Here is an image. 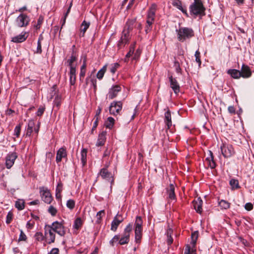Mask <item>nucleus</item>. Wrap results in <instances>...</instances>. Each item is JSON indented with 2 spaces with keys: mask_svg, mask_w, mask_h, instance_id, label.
I'll return each instance as SVG.
<instances>
[{
  "mask_svg": "<svg viewBox=\"0 0 254 254\" xmlns=\"http://www.w3.org/2000/svg\"><path fill=\"white\" fill-rule=\"evenodd\" d=\"M43 20H44V17L42 15H40L38 18L37 24L35 26L36 28L37 29H40V28L41 27V25L43 23Z\"/></svg>",
  "mask_w": 254,
  "mask_h": 254,
  "instance_id": "obj_47",
  "label": "nucleus"
},
{
  "mask_svg": "<svg viewBox=\"0 0 254 254\" xmlns=\"http://www.w3.org/2000/svg\"><path fill=\"white\" fill-rule=\"evenodd\" d=\"M123 221L124 218L123 216L118 213L112 222L111 230L114 232L116 231L118 227Z\"/></svg>",
  "mask_w": 254,
  "mask_h": 254,
  "instance_id": "obj_14",
  "label": "nucleus"
},
{
  "mask_svg": "<svg viewBox=\"0 0 254 254\" xmlns=\"http://www.w3.org/2000/svg\"><path fill=\"white\" fill-rule=\"evenodd\" d=\"M190 9L191 15L195 16L205 15V9L201 0H194V2L190 5Z\"/></svg>",
  "mask_w": 254,
  "mask_h": 254,
  "instance_id": "obj_3",
  "label": "nucleus"
},
{
  "mask_svg": "<svg viewBox=\"0 0 254 254\" xmlns=\"http://www.w3.org/2000/svg\"><path fill=\"white\" fill-rule=\"evenodd\" d=\"M219 205L221 209H227L230 207V203L225 200L221 199L219 202Z\"/></svg>",
  "mask_w": 254,
  "mask_h": 254,
  "instance_id": "obj_30",
  "label": "nucleus"
},
{
  "mask_svg": "<svg viewBox=\"0 0 254 254\" xmlns=\"http://www.w3.org/2000/svg\"><path fill=\"white\" fill-rule=\"evenodd\" d=\"M90 25V22H87L85 20L83 21L81 25V32H82V34H80V36L83 37L84 36V33H85L87 29L89 28Z\"/></svg>",
  "mask_w": 254,
  "mask_h": 254,
  "instance_id": "obj_28",
  "label": "nucleus"
},
{
  "mask_svg": "<svg viewBox=\"0 0 254 254\" xmlns=\"http://www.w3.org/2000/svg\"><path fill=\"white\" fill-rule=\"evenodd\" d=\"M71 6H72V3H70V5L68 7V9H67V10L66 11V12L65 13L64 17L63 18V23L62 24V26L64 25V23L65 22V19H66V17L67 16L68 13H69V12L70 11V9H71Z\"/></svg>",
  "mask_w": 254,
  "mask_h": 254,
  "instance_id": "obj_54",
  "label": "nucleus"
},
{
  "mask_svg": "<svg viewBox=\"0 0 254 254\" xmlns=\"http://www.w3.org/2000/svg\"><path fill=\"white\" fill-rule=\"evenodd\" d=\"M200 55V52H199L198 50H197L195 53L194 56L195 58V61L198 64L199 66H200L201 64Z\"/></svg>",
  "mask_w": 254,
  "mask_h": 254,
  "instance_id": "obj_40",
  "label": "nucleus"
},
{
  "mask_svg": "<svg viewBox=\"0 0 254 254\" xmlns=\"http://www.w3.org/2000/svg\"><path fill=\"white\" fill-rule=\"evenodd\" d=\"M129 31H127L126 29H124L122 32V36L119 41V45H121L122 44H126L128 40Z\"/></svg>",
  "mask_w": 254,
  "mask_h": 254,
  "instance_id": "obj_24",
  "label": "nucleus"
},
{
  "mask_svg": "<svg viewBox=\"0 0 254 254\" xmlns=\"http://www.w3.org/2000/svg\"><path fill=\"white\" fill-rule=\"evenodd\" d=\"M15 207L20 210L24 208V201L23 200H18L15 202Z\"/></svg>",
  "mask_w": 254,
  "mask_h": 254,
  "instance_id": "obj_36",
  "label": "nucleus"
},
{
  "mask_svg": "<svg viewBox=\"0 0 254 254\" xmlns=\"http://www.w3.org/2000/svg\"><path fill=\"white\" fill-rule=\"evenodd\" d=\"M174 65L176 67V70L177 72H178V73L180 72L181 71V67L180 66V64H179V62H175L174 63Z\"/></svg>",
  "mask_w": 254,
  "mask_h": 254,
  "instance_id": "obj_61",
  "label": "nucleus"
},
{
  "mask_svg": "<svg viewBox=\"0 0 254 254\" xmlns=\"http://www.w3.org/2000/svg\"><path fill=\"white\" fill-rule=\"evenodd\" d=\"M172 4L179 10H181L183 13L188 15L187 9L182 6L181 1L180 0H172Z\"/></svg>",
  "mask_w": 254,
  "mask_h": 254,
  "instance_id": "obj_22",
  "label": "nucleus"
},
{
  "mask_svg": "<svg viewBox=\"0 0 254 254\" xmlns=\"http://www.w3.org/2000/svg\"><path fill=\"white\" fill-rule=\"evenodd\" d=\"M205 163L211 169H214L216 167V163L214 160L213 153L211 151L208 152V156L205 159Z\"/></svg>",
  "mask_w": 254,
  "mask_h": 254,
  "instance_id": "obj_19",
  "label": "nucleus"
},
{
  "mask_svg": "<svg viewBox=\"0 0 254 254\" xmlns=\"http://www.w3.org/2000/svg\"><path fill=\"white\" fill-rule=\"evenodd\" d=\"M48 212L52 215V216H55L57 210L53 206L51 205L50 206L49 209H48Z\"/></svg>",
  "mask_w": 254,
  "mask_h": 254,
  "instance_id": "obj_46",
  "label": "nucleus"
},
{
  "mask_svg": "<svg viewBox=\"0 0 254 254\" xmlns=\"http://www.w3.org/2000/svg\"><path fill=\"white\" fill-rule=\"evenodd\" d=\"M230 185L232 187V190L238 189L240 188L239 182L237 180L232 179L230 181Z\"/></svg>",
  "mask_w": 254,
  "mask_h": 254,
  "instance_id": "obj_32",
  "label": "nucleus"
},
{
  "mask_svg": "<svg viewBox=\"0 0 254 254\" xmlns=\"http://www.w3.org/2000/svg\"><path fill=\"white\" fill-rule=\"evenodd\" d=\"M76 60V58L74 55H71L70 59L68 60L67 63L69 66H73V63Z\"/></svg>",
  "mask_w": 254,
  "mask_h": 254,
  "instance_id": "obj_50",
  "label": "nucleus"
},
{
  "mask_svg": "<svg viewBox=\"0 0 254 254\" xmlns=\"http://www.w3.org/2000/svg\"><path fill=\"white\" fill-rule=\"evenodd\" d=\"M87 149L84 148L81 151V161L83 166H84L86 163Z\"/></svg>",
  "mask_w": 254,
  "mask_h": 254,
  "instance_id": "obj_31",
  "label": "nucleus"
},
{
  "mask_svg": "<svg viewBox=\"0 0 254 254\" xmlns=\"http://www.w3.org/2000/svg\"><path fill=\"white\" fill-rule=\"evenodd\" d=\"M156 10V5L152 4L147 12L146 25L145 27L146 33L150 32L152 28V24L154 22Z\"/></svg>",
  "mask_w": 254,
  "mask_h": 254,
  "instance_id": "obj_2",
  "label": "nucleus"
},
{
  "mask_svg": "<svg viewBox=\"0 0 254 254\" xmlns=\"http://www.w3.org/2000/svg\"><path fill=\"white\" fill-rule=\"evenodd\" d=\"M197 237H198V232L197 231H195L192 234L191 239H192V244L193 245H195Z\"/></svg>",
  "mask_w": 254,
  "mask_h": 254,
  "instance_id": "obj_44",
  "label": "nucleus"
},
{
  "mask_svg": "<svg viewBox=\"0 0 254 254\" xmlns=\"http://www.w3.org/2000/svg\"><path fill=\"white\" fill-rule=\"evenodd\" d=\"M29 17L24 13L20 14L16 19V25L19 27H26L29 24Z\"/></svg>",
  "mask_w": 254,
  "mask_h": 254,
  "instance_id": "obj_10",
  "label": "nucleus"
},
{
  "mask_svg": "<svg viewBox=\"0 0 254 254\" xmlns=\"http://www.w3.org/2000/svg\"><path fill=\"white\" fill-rule=\"evenodd\" d=\"M176 32L178 40L181 42L190 39L194 35L193 30L188 27H180L178 30H176Z\"/></svg>",
  "mask_w": 254,
  "mask_h": 254,
  "instance_id": "obj_1",
  "label": "nucleus"
},
{
  "mask_svg": "<svg viewBox=\"0 0 254 254\" xmlns=\"http://www.w3.org/2000/svg\"><path fill=\"white\" fill-rule=\"evenodd\" d=\"M202 201L200 197L193 201L194 208L197 213H201L202 211Z\"/></svg>",
  "mask_w": 254,
  "mask_h": 254,
  "instance_id": "obj_21",
  "label": "nucleus"
},
{
  "mask_svg": "<svg viewBox=\"0 0 254 254\" xmlns=\"http://www.w3.org/2000/svg\"><path fill=\"white\" fill-rule=\"evenodd\" d=\"M123 107L121 101H114L111 103L109 107V112L111 115L116 116L120 114Z\"/></svg>",
  "mask_w": 254,
  "mask_h": 254,
  "instance_id": "obj_7",
  "label": "nucleus"
},
{
  "mask_svg": "<svg viewBox=\"0 0 254 254\" xmlns=\"http://www.w3.org/2000/svg\"><path fill=\"white\" fill-rule=\"evenodd\" d=\"M129 240L122 237L121 238L119 239V243L121 245H123L127 244Z\"/></svg>",
  "mask_w": 254,
  "mask_h": 254,
  "instance_id": "obj_55",
  "label": "nucleus"
},
{
  "mask_svg": "<svg viewBox=\"0 0 254 254\" xmlns=\"http://www.w3.org/2000/svg\"><path fill=\"white\" fill-rule=\"evenodd\" d=\"M106 132H102L99 134L98 138L96 144L97 146H101L104 144L106 141Z\"/></svg>",
  "mask_w": 254,
  "mask_h": 254,
  "instance_id": "obj_25",
  "label": "nucleus"
},
{
  "mask_svg": "<svg viewBox=\"0 0 254 254\" xmlns=\"http://www.w3.org/2000/svg\"><path fill=\"white\" fill-rule=\"evenodd\" d=\"M169 80L170 83V87L176 94H177L180 91V86L175 78L172 75H169Z\"/></svg>",
  "mask_w": 254,
  "mask_h": 254,
  "instance_id": "obj_15",
  "label": "nucleus"
},
{
  "mask_svg": "<svg viewBox=\"0 0 254 254\" xmlns=\"http://www.w3.org/2000/svg\"><path fill=\"white\" fill-rule=\"evenodd\" d=\"M67 152L64 147L60 148L57 152L56 161L57 163L61 162L63 158H66Z\"/></svg>",
  "mask_w": 254,
  "mask_h": 254,
  "instance_id": "obj_18",
  "label": "nucleus"
},
{
  "mask_svg": "<svg viewBox=\"0 0 254 254\" xmlns=\"http://www.w3.org/2000/svg\"><path fill=\"white\" fill-rule=\"evenodd\" d=\"M140 54H141L140 50L139 49L136 50L135 53L134 54V56L132 58L133 60H137L140 57Z\"/></svg>",
  "mask_w": 254,
  "mask_h": 254,
  "instance_id": "obj_53",
  "label": "nucleus"
},
{
  "mask_svg": "<svg viewBox=\"0 0 254 254\" xmlns=\"http://www.w3.org/2000/svg\"><path fill=\"white\" fill-rule=\"evenodd\" d=\"M119 66L120 64L118 63H114L112 65V66L110 68V71L113 74L115 73L117 68H119Z\"/></svg>",
  "mask_w": 254,
  "mask_h": 254,
  "instance_id": "obj_45",
  "label": "nucleus"
},
{
  "mask_svg": "<svg viewBox=\"0 0 254 254\" xmlns=\"http://www.w3.org/2000/svg\"><path fill=\"white\" fill-rule=\"evenodd\" d=\"M121 91V87L119 85H113L109 89L107 95V98L110 100L113 99L117 97L118 93Z\"/></svg>",
  "mask_w": 254,
  "mask_h": 254,
  "instance_id": "obj_13",
  "label": "nucleus"
},
{
  "mask_svg": "<svg viewBox=\"0 0 254 254\" xmlns=\"http://www.w3.org/2000/svg\"><path fill=\"white\" fill-rule=\"evenodd\" d=\"M42 200L47 204H50L53 200V197L50 190L44 187L39 188Z\"/></svg>",
  "mask_w": 254,
  "mask_h": 254,
  "instance_id": "obj_5",
  "label": "nucleus"
},
{
  "mask_svg": "<svg viewBox=\"0 0 254 254\" xmlns=\"http://www.w3.org/2000/svg\"><path fill=\"white\" fill-rule=\"evenodd\" d=\"M164 122L167 126V129H169L170 128V127L172 126V123L171 120V112L169 110H168L165 113V118Z\"/></svg>",
  "mask_w": 254,
  "mask_h": 254,
  "instance_id": "obj_23",
  "label": "nucleus"
},
{
  "mask_svg": "<svg viewBox=\"0 0 254 254\" xmlns=\"http://www.w3.org/2000/svg\"><path fill=\"white\" fill-rule=\"evenodd\" d=\"M62 191V184L59 183L56 188V193H61Z\"/></svg>",
  "mask_w": 254,
  "mask_h": 254,
  "instance_id": "obj_60",
  "label": "nucleus"
},
{
  "mask_svg": "<svg viewBox=\"0 0 254 254\" xmlns=\"http://www.w3.org/2000/svg\"><path fill=\"white\" fill-rule=\"evenodd\" d=\"M34 123L33 121H29L28 124V127L27 129L26 135L30 136L33 131V127Z\"/></svg>",
  "mask_w": 254,
  "mask_h": 254,
  "instance_id": "obj_37",
  "label": "nucleus"
},
{
  "mask_svg": "<svg viewBox=\"0 0 254 254\" xmlns=\"http://www.w3.org/2000/svg\"><path fill=\"white\" fill-rule=\"evenodd\" d=\"M57 91V86L56 85H54L52 87V91L51 94L52 96L56 95Z\"/></svg>",
  "mask_w": 254,
  "mask_h": 254,
  "instance_id": "obj_58",
  "label": "nucleus"
},
{
  "mask_svg": "<svg viewBox=\"0 0 254 254\" xmlns=\"http://www.w3.org/2000/svg\"><path fill=\"white\" fill-rule=\"evenodd\" d=\"M120 236L119 235H115L112 239L110 241V244L113 246L114 244L119 241Z\"/></svg>",
  "mask_w": 254,
  "mask_h": 254,
  "instance_id": "obj_49",
  "label": "nucleus"
},
{
  "mask_svg": "<svg viewBox=\"0 0 254 254\" xmlns=\"http://www.w3.org/2000/svg\"><path fill=\"white\" fill-rule=\"evenodd\" d=\"M114 119L112 117H109L107 121L105 123V125L107 128H111L114 124Z\"/></svg>",
  "mask_w": 254,
  "mask_h": 254,
  "instance_id": "obj_35",
  "label": "nucleus"
},
{
  "mask_svg": "<svg viewBox=\"0 0 254 254\" xmlns=\"http://www.w3.org/2000/svg\"><path fill=\"white\" fill-rule=\"evenodd\" d=\"M34 238L38 241H42L44 239V236L41 232H36L34 235Z\"/></svg>",
  "mask_w": 254,
  "mask_h": 254,
  "instance_id": "obj_43",
  "label": "nucleus"
},
{
  "mask_svg": "<svg viewBox=\"0 0 254 254\" xmlns=\"http://www.w3.org/2000/svg\"><path fill=\"white\" fill-rule=\"evenodd\" d=\"M105 212L104 210H102L98 212H97L96 217H97V221L96 222L97 223H100L102 218L105 215Z\"/></svg>",
  "mask_w": 254,
  "mask_h": 254,
  "instance_id": "obj_39",
  "label": "nucleus"
},
{
  "mask_svg": "<svg viewBox=\"0 0 254 254\" xmlns=\"http://www.w3.org/2000/svg\"><path fill=\"white\" fill-rule=\"evenodd\" d=\"M76 81V75H69V81L71 85L75 84Z\"/></svg>",
  "mask_w": 254,
  "mask_h": 254,
  "instance_id": "obj_57",
  "label": "nucleus"
},
{
  "mask_svg": "<svg viewBox=\"0 0 254 254\" xmlns=\"http://www.w3.org/2000/svg\"><path fill=\"white\" fill-rule=\"evenodd\" d=\"M168 198L171 200H176V197L175 193V186L171 184L168 188L167 189Z\"/></svg>",
  "mask_w": 254,
  "mask_h": 254,
  "instance_id": "obj_20",
  "label": "nucleus"
},
{
  "mask_svg": "<svg viewBox=\"0 0 254 254\" xmlns=\"http://www.w3.org/2000/svg\"><path fill=\"white\" fill-rule=\"evenodd\" d=\"M21 124H19L18 125L16 126L14 129V135L16 136L17 137H18L20 135V131H21Z\"/></svg>",
  "mask_w": 254,
  "mask_h": 254,
  "instance_id": "obj_41",
  "label": "nucleus"
},
{
  "mask_svg": "<svg viewBox=\"0 0 254 254\" xmlns=\"http://www.w3.org/2000/svg\"><path fill=\"white\" fill-rule=\"evenodd\" d=\"M221 150L225 158L230 157L235 154V151L232 145L230 144H223L221 146Z\"/></svg>",
  "mask_w": 254,
  "mask_h": 254,
  "instance_id": "obj_11",
  "label": "nucleus"
},
{
  "mask_svg": "<svg viewBox=\"0 0 254 254\" xmlns=\"http://www.w3.org/2000/svg\"><path fill=\"white\" fill-rule=\"evenodd\" d=\"M66 206L70 209H72L75 206V201L73 199H69L66 202Z\"/></svg>",
  "mask_w": 254,
  "mask_h": 254,
  "instance_id": "obj_42",
  "label": "nucleus"
},
{
  "mask_svg": "<svg viewBox=\"0 0 254 254\" xmlns=\"http://www.w3.org/2000/svg\"><path fill=\"white\" fill-rule=\"evenodd\" d=\"M108 166H106L105 168L101 169L98 175L100 176L103 179L111 181V189H112V186L114 184V179L112 173L108 171L107 168Z\"/></svg>",
  "mask_w": 254,
  "mask_h": 254,
  "instance_id": "obj_6",
  "label": "nucleus"
},
{
  "mask_svg": "<svg viewBox=\"0 0 254 254\" xmlns=\"http://www.w3.org/2000/svg\"><path fill=\"white\" fill-rule=\"evenodd\" d=\"M134 23V20H128L126 23L124 29L127 30V31H128L129 32L132 30L133 29Z\"/></svg>",
  "mask_w": 254,
  "mask_h": 254,
  "instance_id": "obj_29",
  "label": "nucleus"
},
{
  "mask_svg": "<svg viewBox=\"0 0 254 254\" xmlns=\"http://www.w3.org/2000/svg\"><path fill=\"white\" fill-rule=\"evenodd\" d=\"M50 254H59V250L58 248H53L51 251Z\"/></svg>",
  "mask_w": 254,
  "mask_h": 254,
  "instance_id": "obj_64",
  "label": "nucleus"
},
{
  "mask_svg": "<svg viewBox=\"0 0 254 254\" xmlns=\"http://www.w3.org/2000/svg\"><path fill=\"white\" fill-rule=\"evenodd\" d=\"M17 155L15 152L9 153L5 158V166L7 169H10L14 164Z\"/></svg>",
  "mask_w": 254,
  "mask_h": 254,
  "instance_id": "obj_12",
  "label": "nucleus"
},
{
  "mask_svg": "<svg viewBox=\"0 0 254 254\" xmlns=\"http://www.w3.org/2000/svg\"><path fill=\"white\" fill-rule=\"evenodd\" d=\"M142 220L140 216H137L134 223L135 227V240L137 243H140L142 238Z\"/></svg>",
  "mask_w": 254,
  "mask_h": 254,
  "instance_id": "obj_4",
  "label": "nucleus"
},
{
  "mask_svg": "<svg viewBox=\"0 0 254 254\" xmlns=\"http://www.w3.org/2000/svg\"><path fill=\"white\" fill-rule=\"evenodd\" d=\"M28 37V32H22L20 34L12 37L11 38V41L15 43H22L25 41Z\"/></svg>",
  "mask_w": 254,
  "mask_h": 254,
  "instance_id": "obj_16",
  "label": "nucleus"
},
{
  "mask_svg": "<svg viewBox=\"0 0 254 254\" xmlns=\"http://www.w3.org/2000/svg\"><path fill=\"white\" fill-rule=\"evenodd\" d=\"M12 216H13V215H12V212L9 211L7 213V216H6V223L7 224H9L11 222V221L12 219Z\"/></svg>",
  "mask_w": 254,
  "mask_h": 254,
  "instance_id": "obj_52",
  "label": "nucleus"
},
{
  "mask_svg": "<svg viewBox=\"0 0 254 254\" xmlns=\"http://www.w3.org/2000/svg\"><path fill=\"white\" fill-rule=\"evenodd\" d=\"M62 101V96L61 95H59V94L57 95V96H56L55 100L54 101V106H55L56 107H57L58 108V109H59L61 106Z\"/></svg>",
  "mask_w": 254,
  "mask_h": 254,
  "instance_id": "obj_33",
  "label": "nucleus"
},
{
  "mask_svg": "<svg viewBox=\"0 0 254 254\" xmlns=\"http://www.w3.org/2000/svg\"><path fill=\"white\" fill-rule=\"evenodd\" d=\"M27 239V237L22 230H20V234L18 239L19 241H25Z\"/></svg>",
  "mask_w": 254,
  "mask_h": 254,
  "instance_id": "obj_51",
  "label": "nucleus"
},
{
  "mask_svg": "<svg viewBox=\"0 0 254 254\" xmlns=\"http://www.w3.org/2000/svg\"><path fill=\"white\" fill-rule=\"evenodd\" d=\"M240 74L241 76L244 78L250 77L252 75V72L250 67L247 65L243 64L241 67Z\"/></svg>",
  "mask_w": 254,
  "mask_h": 254,
  "instance_id": "obj_17",
  "label": "nucleus"
},
{
  "mask_svg": "<svg viewBox=\"0 0 254 254\" xmlns=\"http://www.w3.org/2000/svg\"><path fill=\"white\" fill-rule=\"evenodd\" d=\"M245 208L246 210L250 211L253 208V205L251 203H247L245 205Z\"/></svg>",
  "mask_w": 254,
  "mask_h": 254,
  "instance_id": "obj_59",
  "label": "nucleus"
},
{
  "mask_svg": "<svg viewBox=\"0 0 254 254\" xmlns=\"http://www.w3.org/2000/svg\"><path fill=\"white\" fill-rule=\"evenodd\" d=\"M82 225V220L80 218H76L74 222L73 228L78 230Z\"/></svg>",
  "mask_w": 254,
  "mask_h": 254,
  "instance_id": "obj_38",
  "label": "nucleus"
},
{
  "mask_svg": "<svg viewBox=\"0 0 254 254\" xmlns=\"http://www.w3.org/2000/svg\"><path fill=\"white\" fill-rule=\"evenodd\" d=\"M42 46L41 42H38L37 43V48L36 53L38 54H41L42 53Z\"/></svg>",
  "mask_w": 254,
  "mask_h": 254,
  "instance_id": "obj_63",
  "label": "nucleus"
},
{
  "mask_svg": "<svg viewBox=\"0 0 254 254\" xmlns=\"http://www.w3.org/2000/svg\"><path fill=\"white\" fill-rule=\"evenodd\" d=\"M45 110V108L44 107H40L38 109V110L37 112V113H36L37 116H41L43 115V114L44 113Z\"/></svg>",
  "mask_w": 254,
  "mask_h": 254,
  "instance_id": "obj_56",
  "label": "nucleus"
},
{
  "mask_svg": "<svg viewBox=\"0 0 254 254\" xmlns=\"http://www.w3.org/2000/svg\"><path fill=\"white\" fill-rule=\"evenodd\" d=\"M107 69V65H105L97 73V77L99 79H102Z\"/></svg>",
  "mask_w": 254,
  "mask_h": 254,
  "instance_id": "obj_34",
  "label": "nucleus"
},
{
  "mask_svg": "<svg viewBox=\"0 0 254 254\" xmlns=\"http://www.w3.org/2000/svg\"><path fill=\"white\" fill-rule=\"evenodd\" d=\"M227 73L230 74L232 77L235 79H239L241 76L240 71L235 69H230L227 71Z\"/></svg>",
  "mask_w": 254,
  "mask_h": 254,
  "instance_id": "obj_27",
  "label": "nucleus"
},
{
  "mask_svg": "<svg viewBox=\"0 0 254 254\" xmlns=\"http://www.w3.org/2000/svg\"><path fill=\"white\" fill-rule=\"evenodd\" d=\"M132 225L131 224H128L125 229L122 237L129 240L130 237V233L132 231Z\"/></svg>",
  "mask_w": 254,
  "mask_h": 254,
  "instance_id": "obj_26",
  "label": "nucleus"
},
{
  "mask_svg": "<svg viewBox=\"0 0 254 254\" xmlns=\"http://www.w3.org/2000/svg\"><path fill=\"white\" fill-rule=\"evenodd\" d=\"M54 230L49 225H46L45 227V236L48 244L54 243L55 240V234Z\"/></svg>",
  "mask_w": 254,
  "mask_h": 254,
  "instance_id": "obj_8",
  "label": "nucleus"
},
{
  "mask_svg": "<svg viewBox=\"0 0 254 254\" xmlns=\"http://www.w3.org/2000/svg\"><path fill=\"white\" fill-rule=\"evenodd\" d=\"M50 226L55 233H57L60 236H64L65 235V228L62 223L55 221L51 225H50Z\"/></svg>",
  "mask_w": 254,
  "mask_h": 254,
  "instance_id": "obj_9",
  "label": "nucleus"
},
{
  "mask_svg": "<svg viewBox=\"0 0 254 254\" xmlns=\"http://www.w3.org/2000/svg\"><path fill=\"white\" fill-rule=\"evenodd\" d=\"M69 75H76V69L74 66H70Z\"/></svg>",
  "mask_w": 254,
  "mask_h": 254,
  "instance_id": "obj_62",
  "label": "nucleus"
},
{
  "mask_svg": "<svg viewBox=\"0 0 254 254\" xmlns=\"http://www.w3.org/2000/svg\"><path fill=\"white\" fill-rule=\"evenodd\" d=\"M184 254H195V250H190V246H187L186 248Z\"/></svg>",
  "mask_w": 254,
  "mask_h": 254,
  "instance_id": "obj_48",
  "label": "nucleus"
}]
</instances>
